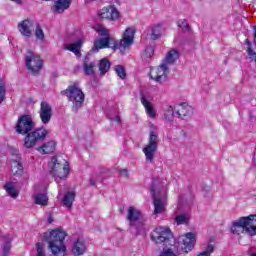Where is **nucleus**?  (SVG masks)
I'll list each match as a JSON object with an SVG mask.
<instances>
[{"mask_svg":"<svg viewBox=\"0 0 256 256\" xmlns=\"http://www.w3.org/2000/svg\"><path fill=\"white\" fill-rule=\"evenodd\" d=\"M14 130L17 135H25V149H32L37 143L45 141V137L49 135V131L45 127L35 128V121L29 114H23L18 118Z\"/></svg>","mask_w":256,"mask_h":256,"instance_id":"obj_1","label":"nucleus"},{"mask_svg":"<svg viewBox=\"0 0 256 256\" xmlns=\"http://www.w3.org/2000/svg\"><path fill=\"white\" fill-rule=\"evenodd\" d=\"M100 38H97L94 41V45L92 47L93 53H97L100 49H108L112 47L113 49H119V51H125V49H129L133 42L135 41V28L129 27L127 28L120 42L117 44L113 38L109 35V30L105 28L100 29Z\"/></svg>","mask_w":256,"mask_h":256,"instance_id":"obj_2","label":"nucleus"},{"mask_svg":"<svg viewBox=\"0 0 256 256\" xmlns=\"http://www.w3.org/2000/svg\"><path fill=\"white\" fill-rule=\"evenodd\" d=\"M65 237H67V232L61 229H56L44 233L43 239L48 243V248L54 256H65L67 255Z\"/></svg>","mask_w":256,"mask_h":256,"instance_id":"obj_3","label":"nucleus"},{"mask_svg":"<svg viewBox=\"0 0 256 256\" xmlns=\"http://www.w3.org/2000/svg\"><path fill=\"white\" fill-rule=\"evenodd\" d=\"M231 233H233V235L246 233L249 237H255L256 214L240 217L238 220L234 221L231 226Z\"/></svg>","mask_w":256,"mask_h":256,"instance_id":"obj_4","label":"nucleus"},{"mask_svg":"<svg viewBox=\"0 0 256 256\" xmlns=\"http://www.w3.org/2000/svg\"><path fill=\"white\" fill-rule=\"evenodd\" d=\"M60 95L67 97L68 101L73 104L75 111H79L85 103V93H83L81 86H79V82H72L67 89L60 92Z\"/></svg>","mask_w":256,"mask_h":256,"instance_id":"obj_5","label":"nucleus"},{"mask_svg":"<svg viewBox=\"0 0 256 256\" xmlns=\"http://www.w3.org/2000/svg\"><path fill=\"white\" fill-rule=\"evenodd\" d=\"M64 161V165H61V160L57 156H53L51 161L48 164L49 174L52 177H58V179H67V175H69V162Z\"/></svg>","mask_w":256,"mask_h":256,"instance_id":"obj_6","label":"nucleus"},{"mask_svg":"<svg viewBox=\"0 0 256 256\" xmlns=\"http://www.w3.org/2000/svg\"><path fill=\"white\" fill-rule=\"evenodd\" d=\"M159 147V135L157 132L151 130L148 137V144L142 149L147 163H153L155 153Z\"/></svg>","mask_w":256,"mask_h":256,"instance_id":"obj_7","label":"nucleus"},{"mask_svg":"<svg viewBox=\"0 0 256 256\" xmlns=\"http://www.w3.org/2000/svg\"><path fill=\"white\" fill-rule=\"evenodd\" d=\"M151 195L153 198L154 215H161V213L165 211V204L163 203V201L167 198V192L164 188L157 191V186H155V184H152Z\"/></svg>","mask_w":256,"mask_h":256,"instance_id":"obj_8","label":"nucleus"},{"mask_svg":"<svg viewBox=\"0 0 256 256\" xmlns=\"http://www.w3.org/2000/svg\"><path fill=\"white\" fill-rule=\"evenodd\" d=\"M26 67L32 75H39L41 69H43V59L33 51L28 50L26 54Z\"/></svg>","mask_w":256,"mask_h":256,"instance_id":"obj_9","label":"nucleus"},{"mask_svg":"<svg viewBox=\"0 0 256 256\" xmlns=\"http://www.w3.org/2000/svg\"><path fill=\"white\" fill-rule=\"evenodd\" d=\"M171 237H173L171 229L165 227L155 228L154 234L152 235V239L157 245H164L165 247L169 245Z\"/></svg>","mask_w":256,"mask_h":256,"instance_id":"obj_10","label":"nucleus"},{"mask_svg":"<svg viewBox=\"0 0 256 256\" xmlns=\"http://www.w3.org/2000/svg\"><path fill=\"white\" fill-rule=\"evenodd\" d=\"M169 73V67L167 63H162L158 67H152L150 69V79L156 83H165L167 81V74Z\"/></svg>","mask_w":256,"mask_h":256,"instance_id":"obj_11","label":"nucleus"},{"mask_svg":"<svg viewBox=\"0 0 256 256\" xmlns=\"http://www.w3.org/2000/svg\"><path fill=\"white\" fill-rule=\"evenodd\" d=\"M120 15L119 10L113 5L105 6L98 11V17L105 21H117Z\"/></svg>","mask_w":256,"mask_h":256,"instance_id":"obj_12","label":"nucleus"},{"mask_svg":"<svg viewBox=\"0 0 256 256\" xmlns=\"http://www.w3.org/2000/svg\"><path fill=\"white\" fill-rule=\"evenodd\" d=\"M37 22L31 19L22 20L18 23V31L23 35V37H31L33 35V31H35V26Z\"/></svg>","mask_w":256,"mask_h":256,"instance_id":"obj_13","label":"nucleus"},{"mask_svg":"<svg viewBox=\"0 0 256 256\" xmlns=\"http://www.w3.org/2000/svg\"><path fill=\"white\" fill-rule=\"evenodd\" d=\"M39 115L42 123L44 125H47L51 121V118L53 117V108L49 103L42 101L40 104Z\"/></svg>","mask_w":256,"mask_h":256,"instance_id":"obj_14","label":"nucleus"},{"mask_svg":"<svg viewBox=\"0 0 256 256\" xmlns=\"http://www.w3.org/2000/svg\"><path fill=\"white\" fill-rule=\"evenodd\" d=\"M195 243H197L195 234L193 232L186 233L182 238V251L186 254L189 253V251H193V249H195Z\"/></svg>","mask_w":256,"mask_h":256,"instance_id":"obj_15","label":"nucleus"},{"mask_svg":"<svg viewBox=\"0 0 256 256\" xmlns=\"http://www.w3.org/2000/svg\"><path fill=\"white\" fill-rule=\"evenodd\" d=\"M140 101L145 109L146 115L151 119H155V117H157V111L153 108V103L149 101V98L145 95L144 91L140 92Z\"/></svg>","mask_w":256,"mask_h":256,"instance_id":"obj_16","label":"nucleus"},{"mask_svg":"<svg viewBox=\"0 0 256 256\" xmlns=\"http://www.w3.org/2000/svg\"><path fill=\"white\" fill-rule=\"evenodd\" d=\"M129 225H135L138 221L143 219V214L139 211V209L135 208L134 206L128 207V212L126 216Z\"/></svg>","mask_w":256,"mask_h":256,"instance_id":"obj_17","label":"nucleus"},{"mask_svg":"<svg viewBox=\"0 0 256 256\" xmlns=\"http://www.w3.org/2000/svg\"><path fill=\"white\" fill-rule=\"evenodd\" d=\"M73 0H56L51 8L52 13H63L71 7Z\"/></svg>","mask_w":256,"mask_h":256,"instance_id":"obj_18","label":"nucleus"},{"mask_svg":"<svg viewBox=\"0 0 256 256\" xmlns=\"http://www.w3.org/2000/svg\"><path fill=\"white\" fill-rule=\"evenodd\" d=\"M96 67H97V64L94 61H91V58L89 55H86L83 59V71L85 75H87L88 77L95 75Z\"/></svg>","mask_w":256,"mask_h":256,"instance_id":"obj_19","label":"nucleus"},{"mask_svg":"<svg viewBox=\"0 0 256 256\" xmlns=\"http://www.w3.org/2000/svg\"><path fill=\"white\" fill-rule=\"evenodd\" d=\"M87 251V245L85 244V240L82 238H78L72 247V253L74 256H80L84 255V253Z\"/></svg>","mask_w":256,"mask_h":256,"instance_id":"obj_20","label":"nucleus"},{"mask_svg":"<svg viewBox=\"0 0 256 256\" xmlns=\"http://www.w3.org/2000/svg\"><path fill=\"white\" fill-rule=\"evenodd\" d=\"M176 113L180 119L193 115V107L187 103H181L176 108Z\"/></svg>","mask_w":256,"mask_h":256,"instance_id":"obj_21","label":"nucleus"},{"mask_svg":"<svg viewBox=\"0 0 256 256\" xmlns=\"http://www.w3.org/2000/svg\"><path fill=\"white\" fill-rule=\"evenodd\" d=\"M57 149V142L49 141L44 143L42 146L38 148L39 153L42 155H51V153H55Z\"/></svg>","mask_w":256,"mask_h":256,"instance_id":"obj_22","label":"nucleus"},{"mask_svg":"<svg viewBox=\"0 0 256 256\" xmlns=\"http://www.w3.org/2000/svg\"><path fill=\"white\" fill-rule=\"evenodd\" d=\"M98 69L101 77L107 75L109 73V69H111V61L107 58H102L98 63Z\"/></svg>","mask_w":256,"mask_h":256,"instance_id":"obj_23","label":"nucleus"},{"mask_svg":"<svg viewBox=\"0 0 256 256\" xmlns=\"http://www.w3.org/2000/svg\"><path fill=\"white\" fill-rule=\"evenodd\" d=\"M11 172L15 177H21V175H23V164L21 163V161H12Z\"/></svg>","mask_w":256,"mask_h":256,"instance_id":"obj_24","label":"nucleus"},{"mask_svg":"<svg viewBox=\"0 0 256 256\" xmlns=\"http://www.w3.org/2000/svg\"><path fill=\"white\" fill-rule=\"evenodd\" d=\"M4 189L12 199H17L19 197V191L15 189V185H13L12 182H6L4 184Z\"/></svg>","mask_w":256,"mask_h":256,"instance_id":"obj_25","label":"nucleus"},{"mask_svg":"<svg viewBox=\"0 0 256 256\" xmlns=\"http://www.w3.org/2000/svg\"><path fill=\"white\" fill-rule=\"evenodd\" d=\"M74 201H75V192H67L63 197L62 203L64 207H67V209H72Z\"/></svg>","mask_w":256,"mask_h":256,"instance_id":"obj_26","label":"nucleus"},{"mask_svg":"<svg viewBox=\"0 0 256 256\" xmlns=\"http://www.w3.org/2000/svg\"><path fill=\"white\" fill-rule=\"evenodd\" d=\"M35 205H41L42 207H47L49 205V197L46 194H36L34 196Z\"/></svg>","mask_w":256,"mask_h":256,"instance_id":"obj_27","label":"nucleus"},{"mask_svg":"<svg viewBox=\"0 0 256 256\" xmlns=\"http://www.w3.org/2000/svg\"><path fill=\"white\" fill-rule=\"evenodd\" d=\"M130 227L135 228L136 235H145L147 233V228L145 227V220H139L134 225H130Z\"/></svg>","mask_w":256,"mask_h":256,"instance_id":"obj_28","label":"nucleus"},{"mask_svg":"<svg viewBox=\"0 0 256 256\" xmlns=\"http://www.w3.org/2000/svg\"><path fill=\"white\" fill-rule=\"evenodd\" d=\"M81 45H83V40H78L68 46L65 47L68 51H71L75 55H79L81 52Z\"/></svg>","mask_w":256,"mask_h":256,"instance_id":"obj_29","label":"nucleus"},{"mask_svg":"<svg viewBox=\"0 0 256 256\" xmlns=\"http://www.w3.org/2000/svg\"><path fill=\"white\" fill-rule=\"evenodd\" d=\"M178 59L179 51H177L176 49L170 50L166 55V63H168L169 65H173V63H175V61H177Z\"/></svg>","mask_w":256,"mask_h":256,"instance_id":"obj_30","label":"nucleus"},{"mask_svg":"<svg viewBox=\"0 0 256 256\" xmlns=\"http://www.w3.org/2000/svg\"><path fill=\"white\" fill-rule=\"evenodd\" d=\"M35 29V37L38 41H44L45 40V32H43V28H41V24L36 23L34 26Z\"/></svg>","mask_w":256,"mask_h":256,"instance_id":"obj_31","label":"nucleus"},{"mask_svg":"<svg viewBox=\"0 0 256 256\" xmlns=\"http://www.w3.org/2000/svg\"><path fill=\"white\" fill-rule=\"evenodd\" d=\"M115 73L121 79H126L127 78V72L125 71V67H123V65H117L115 67Z\"/></svg>","mask_w":256,"mask_h":256,"instance_id":"obj_32","label":"nucleus"},{"mask_svg":"<svg viewBox=\"0 0 256 256\" xmlns=\"http://www.w3.org/2000/svg\"><path fill=\"white\" fill-rule=\"evenodd\" d=\"M160 37H161V25L158 24L152 29L151 39L153 41H157V39H159Z\"/></svg>","mask_w":256,"mask_h":256,"instance_id":"obj_33","label":"nucleus"},{"mask_svg":"<svg viewBox=\"0 0 256 256\" xmlns=\"http://www.w3.org/2000/svg\"><path fill=\"white\" fill-rule=\"evenodd\" d=\"M174 115L175 110H173V106H167L166 112L164 113V119L166 121H173Z\"/></svg>","mask_w":256,"mask_h":256,"instance_id":"obj_34","label":"nucleus"},{"mask_svg":"<svg viewBox=\"0 0 256 256\" xmlns=\"http://www.w3.org/2000/svg\"><path fill=\"white\" fill-rule=\"evenodd\" d=\"M36 256H47L45 251V244L38 242L36 243Z\"/></svg>","mask_w":256,"mask_h":256,"instance_id":"obj_35","label":"nucleus"},{"mask_svg":"<svg viewBox=\"0 0 256 256\" xmlns=\"http://www.w3.org/2000/svg\"><path fill=\"white\" fill-rule=\"evenodd\" d=\"M215 251V245L208 244L205 251L197 254V256H211V253H214Z\"/></svg>","mask_w":256,"mask_h":256,"instance_id":"obj_36","label":"nucleus"},{"mask_svg":"<svg viewBox=\"0 0 256 256\" xmlns=\"http://www.w3.org/2000/svg\"><path fill=\"white\" fill-rule=\"evenodd\" d=\"M11 254V240L5 242L2 250L3 256H9Z\"/></svg>","mask_w":256,"mask_h":256,"instance_id":"obj_37","label":"nucleus"},{"mask_svg":"<svg viewBox=\"0 0 256 256\" xmlns=\"http://www.w3.org/2000/svg\"><path fill=\"white\" fill-rule=\"evenodd\" d=\"M153 55H155V48L153 46L146 47L144 51V57H146V59H151Z\"/></svg>","mask_w":256,"mask_h":256,"instance_id":"obj_38","label":"nucleus"},{"mask_svg":"<svg viewBox=\"0 0 256 256\" xmlns=\"http://www.w3.org/2000/svg\"><path fill=\"white\" fill-rule=\"evenodd\" d=\"M175 221H176L177 225H185V224H187V216L184 214L177 215L175 217Z\"/></svg>","mask_w":256,"mask_h":256,"instance_id":"obj_39","label":"nucleus"},{"mask_svg":"<svg viewBox=\"0 0 256 256\" xmlns=\"http://www.w3.org/2000/svg\"><path fill=\"white\" fill-rule=\"evenodd\" d=\"M177 27H185L187 31H191V26H189V24L187 23V20L185 19L178 20Z\"/></svg>","mask_w":256,"mask_h":256,"instance_id":"obj_40","label":"nucleus"},{"mask_svg":"<svg viewBox=\"0 0 256 256\" xmlns=\"http://www.w3.org/2000/svg\"><path fill=\"white\" fill-rule=\"evenodd\" d=\"M5 93V84L0 81V103H3V101H5Z\"/></svg>","mask_w":256,"mask_h":256,"instance_id":"obj_41","label":"nucleus"},{"mask_svg":"<svg viewBox=\"0 0 256 256\" xmlns=\"http://www.w3.org/2000/svg\"><path fill=\"white\" fill-rule=\"evenodd\" d=\"M159 256H177V254H175V252H173L171 248H167V249H164Z\"/></svg>","mask_w":256,"mask_h":256,"instance_id":"obj_42","label":"nucleus"},{"mask_svg":"<svg viewBox=\"0 0 256 256\" xmlns=\"http://www.w3.org/2000/svg\"><path fill=\"white\" fill-rule=\"evenodd\" d=\"M120 173L123 175V177H129V170L127 169L120 170Z\"/></svg>","mask_w":256,"mask_h":256,"instance_id":"obj_43","label":"nucleus"},{"mask_svg":"<svg viewBox=\"0 0 256 256\" xmlns=\"http://www.w3.org/2000/svg\"><path fill=\"white\" fill-rule=\"evenodd\" d=\"M89 181H90V185H91L92 187H95V185H97V183L95 182V180L90 179Z\"/></svg>","mask_w":256,"mask_h":256,"instance_id":"obj_44","label":"nucleus"},{"mask_svg":"<svg viewBox=\"0 0 256 256\" xmlns=\"http://www.w3.org/2000/svg\"><path fill=\"white\" fill-rule=\"evenodd\" d=\"M14 1V3H17V5H21L23 3V0H11Z\"/></svg>","mask_w":256,"mask_h":256,"instance_id":"obj_45","label":"nucleus"},{"mask_svg":"<svg viewBox=\"0 0 256 256\" xmlns=\"http://www.w3.org/2000/svg\"><path fill=\"white\" fill-rule=\"evenodd\" d=\"M48 223H53V217L51 216L48 217Z\"/></svg>","mask_w":256,"mask_h":256,"instance_id":"obj_46","label":"nucleus"},{"mask_svg":"<svg viewBox=\"0 0 256 256\" xmlns=\"http://www.w3.org/2000/svg\"><path fill=\"white\" fill-rule=\"evenodd\" d=\"M116 121H117V123H121V117L117 116Z\"/></svg>","mask_w":256,"mask_h":256,"instance_id":"obj_47","label":"nucleus"},{"mask_svg":"<svg viewBox=\"0 0 256 256\" xmlns=\"http://www.w3.org/2000/svg\"><path fill=\"white\" fill-rule=\"evenodd\" d=\"M249 256H256V253H250Z\"/></svg>","mask_w":256,"mask_h":256,"instance_id":"obj_48","label":"nucleus"}]
</instances>
